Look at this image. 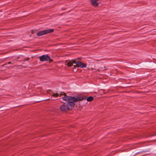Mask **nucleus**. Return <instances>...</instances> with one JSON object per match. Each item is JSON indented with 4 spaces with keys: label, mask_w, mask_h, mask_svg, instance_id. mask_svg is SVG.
I'll use <instances>...</instances> for the list:
<instances>
[{
    "label": "nucleus",
    "mask_w": 156,
    "mask_h": 156,
    "mask_svg": "<svg viewBox=\"0 0 156 156\" xmlns=\"http://www.w3.org/2000/svg\"><path fill=\"white\" fill-rule=\"evenodd\" d=\"M73 67H74V68H76V65H73Z\"/></svg>",
    "instance_id": "12"
},
{
    "label": "nucleus",
    "mask_w": 156,
    "mask_h": 156,
    "mask_svg": "<svg viewBox=\"0 0 156 156\" xmlns=\"http://www.w3.org/2000/svg\"><path fill=\"white\" fill-rule=\"evenodd\" d=\"M93 99L94 98L90 96L87 98V100L88 101H91L93 100Z\"/></svg>",
    "instance_id": "8"
},
{
    "label": "nucleus",
    "mask_w": 156,
    "mask_h": 156,
    "mask_svg": "<svg viewBox=\"0 0 156 156\" xmlns=\"http://www.w3.org/2000/svg\"><path fill=\"white\" fill-rule=\"evenodd\" d=\"M62 92H61V93H60L59 94L55 93V94H53V95L51 96V98H52L53 97H58L59 96H62V95H60V94ZM51 99L52 100H54V99H53L52 98H51Z\"/></svg>",
    "instance_id": "7"
},
{
    "label": "nucleus",
    "mask_w": 156,
    "mask_h": 156,
    "mask_svg": "<svg viewBox=\"0 0 156 156\" xmlns=\"http://www.w3.org/2000/svg\"><path fill=\"white\" fill-rule=\"evenodd\" d=\"M76 66L77 67H80L81 68H86L87 66V65L80 61H76V63H75Z\"/></svg>",
    "instance_id": "4"
},
{
    "label": "nucleus",
    "mask_w": 156,
    "mask_h": 156,
    "mask_svg": "<svg viewBox=\"0 0 156 156\" xmlns=\"http://www.w3.org/2000/svg\"><path fill=\"white\" fill-rule=\"evenodd\" d=\"M60 95H64L62 98L66 102L64 103L60 107V109L62 112H66L72 109L75 106L74 102L79 101L86 99L83 96H76L72 97L67 96L64 92H62Z\"/></svg>",
    "instance_id": "1"
},
{
    "label": "nucleus",
    "mask_w": 156,
    "mask_h": 156,
    "mask_svg": "<svg viewBox=\"0 0 156 156\" xmlns=\"http://www.w3.org/2000/svg\"><path fill=\"white\" fill-rule=\"evenodd\" d=\"M33 31V30H32V31H31L32 33V34L34 33Z\"/></svg>",
    "instance_id": "14"
},
{
    "label": "nucleus",
    "mask_w": 156,
    "mask_h": 156,
    "mask_svg": "<svg viewBox=\"0 0 156 156\" xmlns=\"http://www.w3.org/2000/svg\"><path fill=\"white\" fill-rule=\"evenodd\" d=\"M48 60H49V62H52V61H53V60H52L50 58V59Z\"/></svg>",
    "instance_id": "10"
},
{
    "label": "nucleus",
    "mask_w": 156,
    "mask_h": 156,
    "mask_svg": "<svg viewBox=\"0 0 156 156\" xmlns=\"http://www.w3.org/2000/svg\"><path fill=\"white\" fill-rule=\"evenodd\" d=\"M97 2H98V1H99V0H96Z\"/></svg>",
    "instance_id": "15"
},
{
    "label": "nucleus",
    "mask_w": 156,
    "mask_h": 156,
    "mask_svg": "<svg viewBox=\"0 0 156 156\" xmlns=\"http://www.w3.org/2000/svg\"><path fill=\"white\" fill-rule=\"evenodd\" d=\"M155 135H156V134H155V135H152V136H155Z\"/></svg>",
    "instance_id": "13"
},
{
    "label": "nucleus",
    "mask_w": 156,
    "mask_h": 156,
    "mask_svg": "<svg viewBox=\"0 0 156 156\" xmlns=\"http://www.w3.org/2000/svg\"><path fill=\"white\" fill-rule=\"evenodd\" d=\"M92 5L95 7H97L98 6V3L96 0H90Z\"/></svg>",
    "instance_id": "6"
},
{
    "label": "nucleus",
    "mask_w": 156,
    "mask_h": 156,
    "mask_svg": "<svg viewBox=\"0 0 156 156\" xmlns=\"http://www.w3.org/2000/svg\"><path fill=\"white\" fill-rule=\"evenodd\" d=\"M11 64V62H9L8 63V64Z\"/></svg>",
    "instance_id": "11"
},
{
    "label": "nucleus",
    "mask_w": 156,
    "mask_h": 156,
    "mask_svg": "<svg viewBox=\"0 0 156 156\" xmlns=\"http://www.w3.org/2000/svg\"><path fill=\"white\" fill-rule=\"evenodd\" d=\"M39 58L41 61L44 62L48 61L50 58V57L48 55H44L39 56Z\"/></svg>",
    "instance_id": "3"
},
{
    "label": "nucleus",
    "mask_w": 156,
    "mask_h": 156,
    "mask_svg": "<svg viewBox=\"0 0 156 156\" xmlns=\"http://www.w3.org/2000/svg\"><path fill=\"white\" fill-rule=\"evenodd\" d=\"M30 59V58H27L25 60V61H27V60H29V59Z\"/></svg>",
    "instance_id": "9"
},
{
    "label": "nucleus",
    "mask_w": 156,
    "mask_h": 156,
    "mask_svg": "<svg viewBox=\"0 0 156 156\" xmlns=\"http://www.w3.org/2000/svg\"><path fill=\"white\" fill-rule=\"evenodd\" d=\"M75 63H76V60L74 59H72L70 62H68L67 64L68 66L71 67L73 65V64H75Z\"/></svg>",
    "instance_id": "5"
},
{
    "label": "nucleus",
    "mask_w": 156,
    "mask_h": 156,
    "mask_svg": "<svg viewBox=\"0 0 156 156\" xmlns=\"http://www.w3.org/2000/svg\"><path fill=\"white\" fill-rule=\"evenodd\" d=\"M54 30L53 29L44 30L37 32V36H40L45 34H46L49 33H52L54 32Z\"/></svg>",
    "instance_id": "2"
}]
</instances>
